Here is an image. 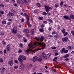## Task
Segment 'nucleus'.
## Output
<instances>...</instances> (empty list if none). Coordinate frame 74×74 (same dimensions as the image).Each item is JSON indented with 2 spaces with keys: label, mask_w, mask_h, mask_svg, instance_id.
I'll return each instance as SVG.
<instances>
[{
  "label": "nucleus",
  "mask_w": 74,
  "mask_h": 74,
  "mask_svg": "<svg viewBox=\"0 0 74 74\" xmlns=\"http://www.w3.org/2000/svg\"><path fill=\"white\" fill-rule=\"evenodd\" d=\"M35 38L36 40L38 41L42 42V41H44V40L45 37L44 36H41L40 37H35Z\"/></svg>",
  "instance_id": "obj_1"
},
{
  "label": "nucleus",
  "mask_w": 74,
  "mask_h": 74,
  "mask_svg": "<svg viewBox=\"0 0 74 74\" xmlns=\"http://www.w3.org/2000/svg\"><path fill=\"white\" fill-rule=\"evenodd\" d=\"M17 27L15 26L14 27L13 29H12V32L14 34H16L17 33Z\"/></svg>",
  "instance_id": "obj_2"
},
{
  "label": "nucleus",
  "mask_w": 74,
  "mask_h": 74,
  "mask_svg": "<svg viewBox=\"0 0 74 74\" xmlns=\"http://www.w3.org/2000/svg\"><path fill=\"white\" fill-rule=\"evenodd\" d=\"M28 46L30 48H31V49H33V48H34L35 47L34 44H33L32 43H29L28 44Z\"/></svg>",
  "instance_id": "obj_3"
},
{
  "label": "nucleus",
  "mask_w": 74,
  "mask_h": 74,
  "mask_svg": "<svg viewBox=\"0 0 74 74\" xmlns=\"http://www.w3.org/2000/svg\"><path fill=\"white\" fill-rule=\"evenodd\" d=\"M25 16H26L27 18V21L26 22H28V23H29V19H30V18L29 17V16H28V15H27V14L26 13H25L24 14Z\"/></svg>",
  "instance_id": "obj_4"
},
{
  "label": "nucleus",
  "mask_w": 74,
  "mask_h": 74,
  "mask_svg": "<svg viewBox=\"0 0 74 74\" xmlns=\"http://www.w3.org/2000/svg\"><path fill=\"white\" fill-rule=\"evenodd\" d=\"M11 47V44H9L6 46V50L8 52L10 51V47Z\"/></svg>",
  "instance_id": "obj_5"
},
{
  "label": "nucleus",
  "mask_w": 74,
  "mask_h": 74,
  "mask_svg": "<svg viewBox=\"0 0 74 74\" xmlns=\"http://www.w3.org/2000/svg\"><path fill=\"white\" fill-rule=\"evenodd\" d=\"M13 62V60H11L8 62V64L10 65V66H12L14 65V63H12Z\"/></svg>",
  "instance_id": "obj_6"
},
{
  "label": "nucleus",
  "mask_w": 74,
  "mask_h": 74,
  "mask_svg": "<svg viewBox=\"0 0 74 74\" xmlns=\"http://www.w3.org/2000/svg\"><path fill=\"white\" fill-rule=\"evenodd\" d=\"M19 57L20 58H21V59H22L24 60H26V57L22 55H21L19 56Z\"/></svg>",
  "instance_id": "obj_7"
},
{
  "label": "nucleus",
  "mask_w": 74,
  "mask_h": 74,
  "mask_svg": "<svg viewBox=\"0 0 74 74\" xmlns=\"http://www.w3.org/2000/svg\"><path fill=\"white\" fill-rule=\"evenodd\" d=\"M17 3L18 4H21L22 5L24 4V2L22 0H18V1H17Z\"/></svg>",
  "instance_id": "obj_8"
},
{
  "label": "nucleus",
  "mask_w": 74,
  "mask_h": 74,
  "mask_svg": "<svg viewBox=\"0 0 74 74\" xmlns=\"http://www.w3.org/2000/svg\"><path fill=\"white\" fill-rule=\"evenodd\" d=\"M63 18L65 20H69L70 19L69 17L67 15L64 16Z\"/></svg>",
  "instance_id": "obj_9"
},
{
  "label": "nucleus",
  "mask_w": 74,
  "mask_h": 74,
  "mask_svg": "<svg viewBox=\"0 0 74 74\" xmlns=\"http://www.w3.org/2000/svg\"><path fill=\"white\" fill-rule=\"evenodd\" d=\"M37 58H38V57H37V56L34 57L33 58V62H36V61L37 60Z\"/></svg>",
  "instance_id": "obj_10"
},
{
  "label": "nucleus",
  "mask_w": 74,
  "mask_h": 74,
  "mask_svg": "<svg viewBox=\"0 0 74 74\" xmlns=\"http://www.w3.org/2000/svg\"><path fill=\"white\" fill-rule=\"evenodd\" d=\"M62 40L64 42H67V40H68V38H63L62 39Z\"/></svg>",
  "instance_id": "obj_11"
},
{
  "label": "nucleus",
  "mask_w": 74,
  "mask_h": 74,
  "mask_svg": "<svg viewBox=\"0 0 74 74\" xmlns=\"http://www.w3.org/2000/svg\"><path fill=\"white\" fill-rule=\"evenodd\" d=\"M73 49V47L71 46H69L67 47V49L69 51H71V49Z\"/></svg>",
  "instance_id": "obj_12"
},
{
  "label": "nucleus",
  "mask_w": 74,
  "mask_h": 74,
  "mask_svg": "<svg viewBox=\"0 0 74 74\" xmlns=\"http://www.w3.org/2000/svg\"><path fill=\"white\" fill-rule=\"evenodd\" d=\"M70 18L71 19H74V15L73 14H71L69 16Z\"/></svg>",
  "instance_id": "obj_13"
},
{
  "label": "nucleus",
  "mask_w": 74,
  "mask_h": 74,
  "mask_svg": "<svg viewBox=\"0 0 74 74\" xmlns=\"http://www.w3.org/2000/svg\"><path fill=\"white\" fill-rule=\"evenodd\" d=\"M54 37L55 38H59L60 37V35L59 34H56L54 36Z\"/></svg>",
  "instance_id": "obj_14"
},
{
  "label": "nucleus",
  "mask_w": 74,
  "mask_h": 74,
  "mask_svg": "<svg viewBox=\"0 0 74 74\" xmlns=\"http://www.w3.org/2000/svg\"><path fill=\"white\" fill-rule=\"evenodd\" d=\"M57 58V57H55L53 59V62H56L58 63V62L56 61L58 60Z\"/></svg>",
  "instance_id": "obj_15"
},
{
  "label": "nucleus",
  "mask_w": 74,
  "mask_h": 74,
  "mask_svg": "<svg viewBox=\"0 0 74 74\" xmlns=\"http://www.w3.org/2000/svg\"><path fill=\"white\" fill-rule=\"evenodd\" d=\"M23 32L26 33H29V31L28 30L26 29L24 30Z\"/></svg>",
  "instance_id": "obj_16"
},
{
  "label": "nucleus",
  "mask_w": 74,
  "mask_h": 74,
  "mask_svg": "<svg viewBox=\"0 0 74 74\" xmlns=\"http://www.w3.org/2000/svg\"><path fill=\"white\" fill-rule=\"evenodd\" d=\"M39 31L41 33H43L44 32V29H39Z\"/></svg>",
  "instance_id": "obj_17"
},
{
  "label": "nucleus",
  "mask_w": 74,
  "mask_h": 74,
  "mask_svg": "<svg viewBox=\"0 0 74 74\" xmlns=\"http://www.w3.org/2000/svg\"><path fill=\"white\" fill-rule=\"evenodd\" d=\"M42 57L44 59H45V60H47L48 58H47V55L45 56H43Z\"/></svg>",
  "instance_id": "obj_18"
},
{
  "label": "nucleus",
  "mask_w": 74,
  "mask_h": 74,
  "mask_svg": "<svg viewBox=\"0 0 74 74\" xmlns=\"http://www.w3.org/2000/svg\"><path fill=\"white\" fill-rule=\"evenodd\" d=\"M64 50H65V48H62V50L60 52L62 53H64Z\"/></svg>",
  "instance_id": "obj_19"
},
{
  "label": "nucleus",
  "mask_w": 74,
  "mask_h": 74,
  "mask_svg": "<svg viewBox=\"0 0 74 74\" xmlns=\"http://www.w3.org/2000/svg\"><path fill=\"white\" fill-rule=\"evenodd\" d=\"M61 32L63 34L65 33V32H66V30H65V29H62L61 30Z\"/></svg>",
  "instance_id": "obj_20"
},
{
  "label": "nucleus",
  "mask_w": 74,
  "mask_h": 74,
  "mask_svg": "<svg viewBox=\"0 0 74 74\" xmlns=\"http://www.w3.org/2000/svg\"><path fill=\"white\" fill-rule=\"evenodd\" d=\"M69 56H70L69 54H66V55H65V56H64V58H68V57H69Z\"/></svg>",
  "instance_id": "obj_21"
},
{
  "label": "nucleus",
  "mask_w": 74,
  "mask_h": 74,
  "mask_svg": "<svg viewBox=\"0 0 74 74\" xmlns=\"http://www.w3.org/2000/svg\"><path fill=\"white\" fill-rule=\"evenodd\" d=\"M23 41L24 42H27V40L26 39L25 37H23Z\"/></svg>",
  "instance_id": "obj_22"
},
{
  "label": "nucleus",
  "mask_w": 74,
  "mask_h": 74,
  "mask_svg": "<svg viewBox=\"0 0 74 74\" xmlns=\"http://www.w3.org/2000/svg\"><path fill=\"white\" fill-rule=\"evenodd\" d=\"M20 67L21 68L24 69L25 68V64H21L20 65Z\"/></svg>",
  "instance_id": "obj_23"
},
{
  "label": "nucleus",
  "mask_w": 74,
  "mask_h": 74,
  "mask_svg": "<svg viewBox=\"0 0 74 74\" xmlns=\"http://www.w3.org/2000/svg\"><path fill=\"white\" fill-rule=\"evenodd\" d=\"M47 21L49 22H50V23H53V21H52V20L51 19H47Z\"/></svg>",
  "instance_id": "obj_24"
},
{
  "label": "nucleus",
  "mask_w": 74,
  "mask_h": 74,
  "mask_svg": "<svg viewBox=\"0 0 74 74\" xmlns=\"http://www.w3.org/2000/svg\"><path fill=\"white\" fill-rule=\"evenodd\" d=\"M2 44L3 45H6L7 44V42H4V40H3L2 42Z\"/></svg>",
  "instance_id": "obj_25"
},
{
  "label": "nucleus",
  "mask_w": 74,
  "mask_h": 74,
  "mask_svg": "<svg viewBox=\"0 0 74 74\" xmlns=\"http://www.w3.org/2000/svg\"><path fill=\"white\" fill-rule=\"evenodd\" d=\"M34 31L33 29H32L30 31V33L31 34H34Z\"/></svg>",
  "instance_id": "obj_26"
},
{
  "label": "nucleus",
  "mask_w": 74,
  "mask_h": 74,
  "mask_svg": "<svg viewBox=\"0 0 74 74\" xmlns=\"http://www.w3.org/2000/svg\"><path fill=\"white\" fill-rule=\"evenodd\" d=\"M47 56L48 58H50L51 56V53H49L47 54Z\"/></svg>",
  "instance_id": "obj_27"
},
{
  "label": "nucleus",
  "mask_w": 74,
  "mask_h": 74,
  "mask_svg": "<svg viewBox=\"0 0 74 74\" xmlns=\"http://www.w3.org/2000/svg\"><path fill=\"white\" fill-rule=\"evenodd\" d=\"M0 14L1 15H4V12L3 10H1L0 11Z\"/></svg>",
  "instance_id": "obj_28"
},
{
  "label": "nucleus",
  "mask_w": 74,
  "mask_h": 74,
  "mask_svg": "<svg viewBox=\"0 0 74 74\" xmlns=\"http://www.w3.org/2000/svg\"><path fill=\"white\" fill-rule=\"evenodd\" d=\"M29 51H32V49H27L26 50V51H25V53L29 52Z\"/></svg>",
  "instance_id": "obj_29"
},
{
  "label": "nucleus",
  "mask_w": 74,
  "mask_h": 74,
  "mask_svg": "<svg viewBox=\"0 0 74 74\" xmlns=\"http://www.w3.org/2000/svg\"><path fill=\"white\" fill-rule=\"evenodd\" d=\"M10 10H11V11L12 12H13V13H15V12H16V11H15V10H14L13 9H11Z\"/></svg>",
  "instance_id": "obj_30"
},
{
  "label": "nucleus",
  "mask_w": 74,
  "mask_h": 74,
  "mask_svg": "<svg viewBox=\"0 0 74 74\" xmlns=\"http://www.w3.org/2000/svg\"><path fill=\"white\" fill-rule=\"evenodd\" d=\"M42 14L43 15H45V16H46L47 15V13L45 12H44L42 13Z\"/></svg>",
  "instance_id": "obj_31"
},
{
  "label": "nucleus",
  "mask_w": 74,
  "mask_h": 74,
  "mask_svg": "<svg viewBox=\"0 0 74 74\" xmlns=\"http://www.w3.org/2000/svg\"><path fill=\"white\" fill-rule=\"evenodd\" d=\"M38 19H39V20H41V21L43 20L44 18L42 17H40L38 18Z\"/></svg>",
  "instance_id": "obj_32"
},
{
  "label": "nucleus",
  "mask_w": 74,
  "mask_h": 74,
  "mask_svg": "<svg viewBox=\"0 0 74 74\" xmlns=\"http://www.w3.org/2000/svg\"><path fill=\"white\" fill-rule=\"evenodd\" d=\"M45 26V24H42V25H40V27L42 28H43V27H44Z\"/></svg>",
  "instance_id": "obj_33"
},
{
  "label": "nucleus",
  "mask_w": 74,
  "mask_h": 74,
  "mask_svg": "<svg viewBox=\"0 0 74 74\" xmlns=\"http://www.w3.org/2000/svg\"><path fill=\"white\" fill-rule=\"evenodd\" d=\"M63 3H64V2L63 1H61L60 3V6H61V7H62L63 5Z\"/></svg>",
  "instance_id": "obj_34"
},
{
  "label": "nucleus",
  "mask_w": 74,
  "mask_h": 74,
  "mask_svg": "<svg viewBox=\"0 0 74 74\" xmlns=\"http://www.w3.org/2000/svg\"><path fill=\"white\" fill-rule=\"evenodd\" d=\"M38 44L39 46V47H41V46H42V43L41 42H40L39 43H38Z\"/></svg>",
  "instance_id": "obj_35"
},
{
  "label": "nucleus",
  "mask_w": 74,
  "mask_h": 74,
  "mask_svg": "<svg viewBox=\"0 0 74 74\" xmlns=\"http://www.w3.org/2000/svg\"><path fill=\"white\" fill-rule=\"evenodd\" d=\"M18 53H22V50H21V49H20L18 52Z\"/></svg>",
  "instance_id": "obj_36"
},
{
  "label": "nucleus",
  "mask_w": 74,
  "mask_h": 74,
  "mask_svg": "<svg viewBox=\"0 0 74 74\" xmlns=\"http://www.w3.org/2000/svg\"><path fill=\"white\" fill-rule=\"evenodd\" d=\"M42 57L46 55V54H45V53L44 52H42Z\"/></svg>",
  "instance_id": "obj_37"
},
{
  "label": "nucleus",
  "mask_w": 74,
  "mask_h": 74,
  "mask_svg": "<svg viewBox=\"0 0 74 74\" xmlns=\"http://www.w3.org/2000/svg\"><path fill=\"white\" fill-rule=\"evenodd\" d=\"M52 34H57V32L55 31H53L52 32Z\"/></svg>",
  "instance_id": "obj_38"
},
{
  "label": "nucleus",
  "mask_w": 74,
  "mask_h": 74,
  "mask_svg": "<svg viewBox=\"0 0 74 74\" xmlns=\"http://www.w3.org/2000/svg\"><path fill=\"white\" fill-rule=\"evenodd\" d=\"M2 24H3L4 25H5V24H6V21H3L2 22Z\"/></svg>",
  "instance_id": "obj_39"
},
{
  "label": "nucleus",
  "mask_w": 74,
  "mask_h": 74,
  "mask_svg": "<svg viewBox=\"0 0 74 74\" xmlns=\"http://www.w3.org/2000/svg\"><path fill=\"white\" fill-rule=\"evenodd\" d=\"M10 16H14L15 15L13 13H11V12H10Z\"/></svg>",
  "instance_id": "obj_40"
},
{
  "label": "nucleus",
  "mask_w": 74,
  "mask_h": 74,
  "mask_svg": "<svg viewBox=\"0 0 74 74\" xmlns=\"http://www.w3.org/2000/svg\"><path fill=\"white\" fill-rule=\"evenodd\" d=\"M38 62H41L42 61V59L41 58H39L38 59Z\"/></svg>",
  "instance_id": "obj_41"
},
{
  "label": "nucleus",
  "mask_w": 74,
  "mask_h": 74,
  "mask_svg": "<svg viewBox=\"0 0 74 74\" xmlns=\"http://www.w3.org/2000/svg\"><path fill=\"white\" fill-rule=\"evenodd\" d=\"M68 52H69V51L68 50H64V53H67Z\"/></svg>",
  "instance_id": "obj_42"
},
{
  "label": "nucleus",
  "mask_w": 74,
  "mask_h": 74,
  "mask_svg": "<svg viewBox=\"0 0 74 74\" xmlns=\"http://www.w3.org/2000/svg\"><path fill=\"white\" fill-rule=\"evenodd\" d=\"M18 37L19 38H22V36L21 35H18Z\"/></svg>",
  "instance_id": "obj_43"
},
{
  "label": "nucleus",
  "mask_w": 74,
  "mask_h": 74,
  "mask_svg": "<svg viewBox=\"0 0 74 74\" xmlns=\"http://www.w3.org/2000/svg\"><path fill=\"white\" fill-rule=\"evenodd\" d=\"M19 45L20 47H21V48H22V47H23V44L22 43H20Z\"/></svg>",
  "instance_id": "obj_44"
},
{
  "label": "nucleus",
  "mask_w": 74,
  "mask_h": 74,
  "mask_svg": "<svg viewBox=\"0 0 74 74\" xmlns=\"http://www.w3.org/2000/svg\"><path fill=\"white\" fill-rule=\"evenodd\" d=\"M64 34V36H67V35L68 34V33L67 32H65Z\"/></svg>",
  "instance_id": "obj_45"
},
{
  "label": "nucleus",
  "mask_w": 74,
  "mask_h": 74,
  "mask_svg": "<svg viewBox=\"0 0 74 74\" xmlns=\"http://www.w3.org/2000/svg\"><path fill=\"white\" fill-rule=\"evenodd\" d=\"M19 62L21 63H22H22H23V60L21 59L19 61Z\"/></svg>",
  "instance_id": "obj_46"
},
{
  "label": "nucleus",
  "mask_w": 74,
  "mask_h": 74,
  "mask_svg": "<svg viewBox=\"0 0 74 74\" xmlns=\"http://www.w3.org/2000/svg\"><path fill=\"white\" fill-rule=\"evenodd\" d=\"M37 6H38V7H41V5H40V4L39 3H37Z\"/></svg>",
  "instance_id": "obj_47"
},
{
  "label": "nucleus",
  "mask_w": 74,
  "mask_h": 74,
  "mask_svg": "<svg viewBox=\"0 0 74 74\" xmlns=\"http://www.w3.org/2000/svg\"><path fill=\"white\" fill-rule=\"evenodd\" d=\"M48 29L49 31H51L52 30V28H51V27H49L48 28Z\"/></svg>",
  "instance_id": "obj_48"
},
{
  "label": "nucleus",
  "mask_w": 74,
  "mask_h": 74,
  "mask_svg": "<svg viewBox=\"0 0 74 74\" xmlns=\"http://www.w3.org/2000/svg\"><path fill=\"white\" fill-rule=\"evenodd\" d=\"M53 36H52V35H48V37H50L51 38H52V37H53Z\"/></svg>",
  "instance_id": "obj_49"
},
{
  "label": "nucleus",
  "mask_w": 74,
  "mask_h": 74,
  "mask_svg": "<svg viewBox=\"0 0 74 74\" xmlns=\"http://www.w3.org/2000/svg\"><path fill=\"white\" fill-rule=\"evenodd\" d=\"M24 21H25V19L24 18H22L21 21V23H23V22H24Z\"/></svg>",
  "instance_id": "obj_50"
},
{
  "label": "nucleus",
  "mask_w": 74,
  "mask_h": 74,
  "mask_svg": "<svg viewBox=\"0 0 74 74\" xmlns=\"http://www.w3.org/2000/svg\"><path fill=\"white\" fill-rule=\"evenodd\" d=\"M42 48H43V49H45V47H46V45H42Z\"/></svg>",
  "instance_id": "obj_51"
},
{
  "label": "nucleus",
  "mask_w": 74,
  "mask_h": 74,
  "mask_svg": "<svg viewBox=\"0 0 74 74\" xmlns=\"http://www.w3.org/2000/svg\"><path fill=\"white\" fill-rule=\"evenodd\" d=\"M10 11H9V13L8 14H7V16H11V14H10Z\"/></svg>",
  "instance_id": "obj_52"
},
{
  "label": "nucleus",
  "mask_w": 74,
  "mask_h": 74,
  "mask_svg": "<svg viewBox=\"0 0 74 74\" xmlns=\"http://www.w3.org/2000/svg\"><path fill=\"white\" fill-rule=\"evenodd\" d=\"M41 50V49H40L38 48L37 49H36L35 50V51H36V52H37V51H40V50Z\"/></svg>",
  "instance_id": "obj_53"
},
{
  "label": "nucleus",
  "mask_w": 74,
  "mask_h": 74,
  "mask_svg": "<svg viewBox=\"0 0 74 74\" xmlns=\"http://www.w3.org/2000/svg\"><path fill=\"white\" fill-rule=\"evenodd\" d=\"M14 61L15 63H18V61L17 60H15Z\"/></svg>",
  "instance_id": "obj_54"
},
{
  "label": "nucleus",
  "mask_w": 74,
  "mask_h": 74,
  "mask_svg": "<svg viewBox=\"0 0 74 74\" xmlns=\"http://www.w3.org/2000/svg\"><path fill=\"white\" fill-rule=\"evenodd\" d=\"M18 68V66H16L14 67V69H17Z\"/></svg>",
  "instance_id": "obj_55"
},
{
  "label": "nucleus",
  "mask_w": 74,
  "mask_h": 74,
  "mask_svg": "<svg viewBox=\"0 0 74 74\" xmlns=\"http://www.w3.org/2000/svg\"><path fill=\"white\" fill-rule=\"evenodd\" d=\"M0 62L3 63V59L2 58L0 59Z\"/></svg>",
  "instance_id": "obj_56"
},
{
  "label": "nucleus",
  "mask_w": 74,
  "mask_h": 74,
  "mask_svg": "<svg viewBox=\"0 0 74 74\" xmlns=\"http://www.w3.org/2000/svg\"><path fill=\"white\" fill-rule=\"evenodd\" d=\"M26 37H27L28 38H29V37H30V35L27 34H26Z\"/></svg>",
  "instance_id": "obj_57"
},
{
  "label": "nucleus",
  "mask_w": 74,
  "mask_h": 74,
  "mask_svg": "<svg viewBox=\"0 0 74 74\" xmlns=\"http://www.w3.org/2000/svg\"><path fill=\"white\" fill-rule=\"evenodd\" d=\"M55 7H56V8H57V7H59V4H56L55 5Z\"/></svg>",
  "instance_id": "obj_58"
},
{
  "label": "nucleus",
  "mask_w": 74,
  "mask_h": 74,
  "mask_svg": "<svg viewBox=\"0 0 74 74\" xmlns=\"http://www.w3.org/2000/svg\"><path fill=\"white\" fill-rule=\"evenodd\" d=\"M0 7H4V5L2 4H0Z\"/></svg>",
  "instance_id": "obj_59"
},
{
  "label": "nucleus",
  "mask_w": 74,
  "mask_h": 74,
  "mask_svg": "<svg viewBox=\"0 0 74 74\" xmlns=\"http://www.w3.org/2000/svg\"><path fill=\"white\" fill-rule=\"evenodd\" d=\"M23 1L24 2L25 4H27V0H23Z\"/></svg>",
  "instance_id": "obj_60"
},
{
  "label": "nucleus",
  "mask_w": 74,
  "mask_h": 74,
  "mask_svg": "<svg viewBox=\"0 0 74 74\" xmlns=\"http://www.w3.org/2000/svg\"><path fill=\"white\" fill-rule=\"evenodd\" d=\"M46 12H49V9L48 8L47 9H46Z\"/></svg>",
  "instance_id": "obj_61"
},
{
  "label": "nucleus",
  "mask_w": 74,
  "mask_h": 74,
  "mask_svg": "<svg viewBox=\"0 0 74 74\" xmlns=\"http://www.w3.org/2000/svg\"><path fill=\"white\" fill-rule=\"evenodd\" d=\"M51 48L53 49H56V47H51Z\"/></svg>",
  "instance_id": "obj_62"
},
{
  "label": "nucleus",
  "mask_w": 74,
  "mask_h": 74,
  "mask_svg": "<svg viewBox=\"0 0 74 74\" xmlns=\"http://www.w3.org/2000/svg\"><path fill=\"white\" fill-rule=\"evenodd\" d=\"M71 33L72 35H74V31H71Z\"/></svg>",
  "instance_id": "obj_63"
},
{
  "label": "nucleus",
  "mask_w": 74,
  "mask_h": 74,
  "mask_svg": "<svg viewBox=\"0 0 74 74\" xmlns=\"http://www.w3.org/2000/svg\"><path fill=\"white\" fill-rule=\"evenodd\" d=\"M5 70H6V69H5V68H3L2 69V71H3V72H4V71H5Z\"/></svg>",
  "instance_id": "obj_64"
}]
</instances>
